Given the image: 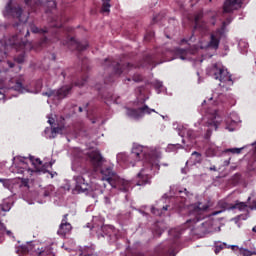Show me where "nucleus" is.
Masks as SVG:
<instances>
[{
	"mask_svg": "<svg viewBox=\"0 0 256 256\" xmlns=\"http://www.w3.org/2000/svg\"><path fill=\"white\" fill-rule=\"evenodd\" d=\"M118 159L124 161V163H130L132 167H135L132 159L135 161H143V167L140 172L137 174V183L139 187L143 185H149L151 183V173H157L161 169L159 165L161 161V151L152 150L149 153L143 151V146H135L132 148V151L129 156L127 154H119Z\"/></svg>",
	"mask_w": 256,
	"mask_h": 256,
	"instance_id": "nucleus-1",
	"label": "nucleus"
},
{
	"mask_svg": "<svg viewBox=\"0 0 256 256\" xmlns=\"http://www.w3.org/2000/svg\"><path fill=\"white\" fill-rule=\"evenodd\" d=\"M86 161L90 163L94 171H98L100 169L102 181H107L111 187L114 189H119V191H123L124 193L129 191L131 182L119 177L117 172L113 170V165L109 164L103 166V163H105V158H103L99 150L88 152L86 154Z\"/></svg>",
	"mask_w": 256,
	"mask_h": 256,
	"instance_id": "nucleus-2",
	"label": "nucleus"
},
{
	"mask_svg": "<svg viewBox=\"0 0 256 256\" xmlns=\"http://www.w3.org/2000/svg\"><path fill=\"white\" fill-rule=\"evenodd\" d=\"M64 22L65 18H63V15L51 18V27L55 28L53 31L47 27L39 28L35 23L31 22L29 23V29H27L25 37H29L30 30L34 34L42 35L39 41L40 47H46L49 43H57V41H61V31H63Z\"/></svg>",
	"mask_w": 256,
	"mask_h": 256,
	"instance_id": "nucleus-3",
	"label": "nucleus"
},
{
	"mask_svg": "<svg viewBox=\"0 0 256 256\" xmlns=\"http://www.w3.org/2000/svg\"><path fill=\"white\" fill-rule=\"evenodd\" d=\"M143 63L139 65H133L131 63L123 64V62H117L114 61L111 58H106L104 62L102 63V67L107 71H113L114 75H122L125 73V71L129 72L131 69H137V67H147V65H153L154 67H157L159 63H157V56L152 54H147L143 58Z\"/></svg>",
	"mask_w": 256,
	"mask_h": 256,
	"instance_id": "nucleus-4",
	"label": "nucleus"
},
{
	"mask_svg": "<svg viewBox=\"0 0 256 256\" xmlns=\"http://www.w3.org/2000/svg\"><path fill=\"white\" fill-rule=\"evenodd\" d=\"M88 60L87 58H84L82 60V66H81V72H80V77L81 80H77L74 83L72 82L71 84L64 85L58 90H50L48 92H43L42 95L45 97H58V99H65L67 95L71 94V90L73 89V86L75 87H83L87 83V71H89V65L87 64Z\"/></svg>",
	"mask_w": 256,
	"mask_h": 256,
	"instance_id": "nucleus-5",
	"label": "nucleus"
},
{
	"mask_svg": "<svg viewBox=\"0 0 256 256\" xmlns=\"http://www.w3.org/2000/svg\"><path fill=\"white\" fill-rule=\"evenodd\" d=\"M209 209V205L198 203L194 204L190 207V218L186 221L187 227H191V225H195V223H199V221H203L205 219V211Z\"/></svg>",
	"mask_w": 256,
	"mask_h": 256,
	"instance_id": "nucleus-6",
	"label": "nucleus"
},
{
	"mask_svg": "<svg viewBox=\"0 0 256 256\" xmlns=\"http://www.w3.org/2000/svg\"><path fill=\"white\" fill-rule=\"evenodd\" d=\"M212 75L214 79L220 81V83H227V85H233V79L231 73L221 64H213Z\"/></svg>",
	"mask_w": 256,
	"mask_h": 256,
	"instance_id": "nucleus-7",
	"label": "nucleus"
},
{
	"mask_svg": "<svg viewBox=\"0 0 256 256\" xmlns=\"http://www.w3.org/2000/svg\"><path fill=\"white\" fill-rule=\"evenodd\" d=\"M5 11L7 15L14 17V19H18L19 23L14 24V27H21V25H23V20L21 19V16L23 15V8L20 6H13V1L9 0L5 7Z\"/></svg>",
	"mask_w": 256,
	"mask_h": 256,
	"instance_id": "nucleus-8",
	"label": "nucleus"
},
{
	"mask_svg": "<svg viewBox=\"0 0 256 256\" xmlns=\"http://www.w3.org/2000/svg\"><path fill=\"white\" fill-rule=\"evenodd\" d=\"M145 113H147V115H151V113H155V109H151L149 106L144 105L138 109L127 108L126 111L127 116L131 119H141Z\"/></svg>",
	"mask_w": 256,
	"mask_h": 256,
	"instance_id": "nucleus-9",
	"label": "nucleus"
},
{
	"mask_svg": "<svg viewBox=\"0 0 256 256\" xmlns=\"http://www.w3.org/2000/svg\"><path fill=\"white\" fill-rule=\"evenodd\" d=\"M6 45L17 51H27L29 43L22 41L19 35H13L7 40Z\"/></svg>",
	"mask_w": 256,
	"mask_h": 256,
	"instance_id": "nucleus-10",
	"label": "nucleus"
},
{
	"mask_svg": "<svg viewBox=\"0 0 256 256\" xmlns=\"http://www.w3.org/2000/svg\"><path fill=\"white\" fill-rule=\"evenodd\" d=\"M223 35H225V32L223 29H216L215 31L211 32L210 34V41L208 42V47L210 49H219V45L221 43V39L223 38Z\"/></svg>",
	"mask_w": 256,
	"mask_h": 256,
	"instance_id": "nucleus-11",
	"label": "nucleus"
},
{
	"mask_svg": "<svg viewBox=\"0 0 256 256\" xmlns=\"http://www.w3.org/2000/svg\"><path fill=\"white\" fill-rule=\"evenodd\" d=\"M69 214H64L62 221L59 225V229L57 231L58 235H60L61 237H65V235H69V233H71L73 226L71 225V223H69Z\"/></svg>",
	"mask_w": 256,
	"mask_h": 256,
	"instance_id": "nucleus-12",
	"label": "nucleus"
},
{
	"mask_svg": "<svg viewBox=\"0 0 256 256\" xmlns=\"http://www.w3.org/2000/svg\"><path fill=\"white\" fill-rule=\"evenodd\" d=\"M74 180L76 181L75 189L78 193H87V191H91V183L85 180V177L81 175L76 176L74 177Z\"/></svg>",
	"mask_w": 256,
	"mask_h": 256,
	"instance_id": "nucleus-13",
	"label": "nucleus"
},
{
	"mask_svg": "<svg viewBox=\"0 0 256 256\" xmlns=\"http://www.w3.org/2000/svg\"><path fill=\"white\" fill-rule=\"evenodd\" d=\"M66 44L68 45V47L71 51L81 52V51H85L89 47V42H87V41L79 42V41L75 40L74 37H71L70 39H68Z\"/></svg>",
	"mask_w": 256,
	"mask_h": 256,
	"instance_id": "nucleus-14",
	"label": "nucleus"
},
{
	"mask_svg": "<svg viewBox=\"0 0 256 256\" xmlns=\"http://www.w3.org/2000/svg\"><path fill=\"white\" fill-rule=\"evenodd\" d=\"M242 0H226L223 5L224 13H233L237 9H241Z\"/></svg>",
	"mask_w": 256,
	"mask_h": 256,
	"instance_id": "nucleus-15",
	"label": "nucleus"
},
{
	"mask_svg": "<svg viewBox=\"0 0 256 256\" xmlns=\"http://www.w3.org/2000/svg\"><path fill=\"white\" fill-rule=\"evenodd\" d=\"M219 125H221V118L219 117V115H217V113L212 114L206 122V127L213 128L215 129V131L219 129Z\"/></svg>",
	"mask_w": 256,
	"mask_h": 256,
	"instance_id": "nucleus-16",
	"label": "nucleus"
},
{
	"mask_svg": "<svg viewBox=\"0 0 256 256\" xmlns=\"http://www.w3.org/2000/svg\"><path fill=\"white\" fill-rule=\"evenodd\" d=\"M249 207V205H247L246 202H241L239 200H236L234 204H231L230 206V209L233 210V209H238V211H246V215H245V218H243L244 220L245 219H249V210H247Z\"/></svg>",
	"mask_w": 256,
	"mask_h": 256,
	"instance_id": "nucleus-17",
	"label": "nucleus"
},
{
	"mask_svg": "<svg viewBox=\"0 0 256 256\" xmlns=\"http://www.w3.org/2000/svg\"><path fill=\"white\" fill-rule=\"evenodd\" d=\"M34 254L36 256H55V253H53V247L51 245L44 248H34Z\"/></svg>",
	"mask_w": 256,
	"mask_h": 256,
	"instance_id": "nucleus-18",
	"label": "nucleus"
},
{
	"mask_svg": "<svg viewBox=\"0 0 256 256\" xmlns=\"http://www.w3.org/2000/svg\"><path fill=\"white\" fill-rule=\"evenodd\" d=\"M202 161H203V156L201 155V153L197 151L192 152L190 162L193 165L201 164Z\"/></svg>",
	"mask_w": 256,
	"mask_h": 256,
	"instance_id": "nucleus-19",
	"label": "nucleus"
},
{
	"mask_svg": "<svg viewBox=\"0 0 256 256\" xmlns=\"http://www.w3.org/2000/svg\"><path fill=\"white\" fill-rule=\"evenodd\" d=\"M30 161L34 165L36 171H38L39 173L44 171L45 165L41 167V165H43V161H41V159H39V158L33 159V156H31ZM39 167H41V168H39Z\"/></svg>",
	"mask_w": 256,
	"mask_h": 256,
	"instance_id": "nucleus-20",
	"label": "nucleus"
},
{
	"mask_svg": "<svg viewBox=\"0 0 256 256\" xmlns=\"http://www.w3.org/2000/svg\"><path fill=\"white\" fill-rule=\"evenodd\" d=\"M27 7H30L32 11H35L39 5L43 4V0H24Z\"/></svg>",
	"mask_w": 256,
	"mask_h": 256,
	"instance_id": "nucleus-21",
	"label": "nucleus"
},
{
	"mask_svg": "<svg viewBox=\"0 0 256 256\" xmlns=\"http://www.w3.org/2000/svg\"><path fill=\"white\" fill-rule=\"evenodd\" d=\"M218 206L220 207V211H214L212 215H220V213H223L224 211H227V209H231V205L225 201H220L218 203Z\"/></svg>",
	"mask_w": 256,
	"mask_h": 256,
	"instance_id": "nucleus-22",
	"label": "nucleus"
},
{
	"mask_svg": "<svg viewBox=\"0 0 256 256\" xmlns=\"http://www.w3.org/2000/svg\"><path fill=\"white\" fill-rule=\"evenodd\" d=\"M199 31L200 33H207V24L205 22H198L194 25L193 33Z\"/></svg>",
	"mask_w": 256,
	"mask_h": 256,
	"instance_id": "nucleus-23",
	"label": "nucleus"
},
{
	"mask_svg": "<svg viewBox=\"0 0 256 256\" xmlns=\"http://www.w3.org/2000/svg\"><path fill=\"white\" fill-rule=\"evenodd\" d=\"M20 167H18L16 169V173H19L20 175H23L24 173H29V171H31V169H29V167H27V163H25V161L23 159L20 160Z\"/></svg>",
	"mask_w": 256,
	"mask_h": 256,
	"instance_id": "nucleus-24",
	"label": "nucleus"
},
{
	"mask_svg": "<svg viewBox=\"0 0 256 256\" xmlns=\"http://www.w3.org/2000/svg\"><path fill=\"white\" fill-rule=\"evenodd\" d=\"M167 209H169V205L163 206L162 208H156L155 206H152L151 213H153V215H157L158 217H161V214L165 213Z\"/></svg>",
	"mask_w": 256,
	"mask_h": 256,
	"instance_id": "nucleus-25",
	"label": "nucleus"
},
{
	"mask_svg": "<svg viewBox=\"0 0 256 256\" xmlns=\"http://www.w3.org/2000/svg\"><path fill=\"white\" fill-rule=\"evenodd\" d=\"M18 253H21V255H27V253H30V251H33V246L31 244L22 245L18 248Z\"/></svg>",
	"mask_w": 256,
	"mask_h": 256,
	"instance_id": "nucleus-26",
	"label": "nucleus"
},
{
	"mask_svg": "<svg viewBox=\"0 0 256 256\" xmlns=\"http://www.w3.org/2000/svg\"><path fill=\"white\" fill-rule=\"evenodd\" d=\"M0 183H2V185L6 189H8L9 191H12V189H13V180L0 178Z\"/></svg>",
	"mask_w": 256,
	"mask_h": 256,
	"instance_id": "nucleus-27",
	"label": "nucleus"
},
{
	"mask_svg": "<svg viewBox=\"0 0 256 256\" xmlns=\"http://www.w3.org/2000/svg\"><path fill=\"white\" fill-rule=\"evenodd\" d=\"M176 55H178L179 59H187V50L183 48H177L176 49Z\"/></svg>",
	"mask_w": 256,
	"mask_h": 256,
	"instance_id": "nucleus-28",
	"label": "nucleus"
},
{
	"mask_svg": "<svg viewBox=\"0 0 256 256\" xmlns=\"http://www.w3.org/2000/svg\"><path fill=\"white\" fill-rule=\"evenodd\" d=\"M46 7H48V9L46 10V13H49L52 9H56L57 8V2H55V0H48L45 3Z\"/></svg>",
	"mask_w": 256,
	"mask_h": 256,
	"instance_id": "nucleus-29",
	"label": "nucleus"
},
{
	"mask_svg": "<svg viewBox=\"0 0 256 256\" xmlns=\"http://www.w3.org/2000/svg\"><path fill=\"white\" fill-rule=\"evenodd\" d=\"M103 4H102V13H109L111 10V4L109 3V1L111 0H102Z\"/></svg>",
	"mask_w": 256,
	"mask_h": 256,
	"instance_id": "nucleus-30",
	"label": "nucleus"
},
{
	"mask_svg": "<svg viewBox=\"0 0 256 256\" xmlns=\"http://www.w3.org/2000/svg\"><path fill=\"white\" fill-rule=\"evenodd\" d=\"M231 21H233V16H228L225 19V21L222 23L221 28H219V29H222L223 32L225 33V29H226L227 25H229L231 23Z\"/></svg>",
	"mask_w": 256,
	"mask_h": 256,
	"instance_id": "nucleus-31",
	"label": "nucleus"
},
{
	"mask_svg": "<svg viewBox=\"0 0 256 256\" xmlns=\"http://www.w3.org/2000/svg\"><path fill=\"white\" fill-rule=\"evenodd\" d=\"M71 73H75V69L68 68L61 72L62 77L65 79L66 77H71Z\"/></svg>",
	"mask_w": 256,
	"mask_h": 256,
	"instance_id": "nucleus-32",
	"label": "nucleus"
},
{
	"mask_svg": "<svg viewBox=\"0 0 256 256\" xmlns=\"http://www.w3.org/2000/svg\"><path fill=\"white\" fill-rule=\"evenodd\" d=\"M243 151V148H229L225 150V153H233V155H239Z\"/></svg>",
	"mask_w": 256,
	"mask_h": 256,
	"instance_id": "nucleus-33",
	"label": "nucleus"
},
{
	"mask_svg": "<svg viewBox=\"0 0 256 256\" xmlns=\"http://www.w3.org/2000/svg\"><path fill=\"white\" fill-rule=\"evenodd\" d=\"M201 19H203V11H199L195 14L194 23H201Z\"/></svg>",
	"mask_w": 256,
	"mask_h": 256,
	"instance_id": "nucleus-34",
	"label": "nucleus"
},
{
	"mask_svg": "<svg viewBox=\"0 0 256 256\" xmlns=\"http://www.w3.org/2000/svg\"><path fill=\"white\" fill-rule=\"evenodd\" d=\"M165 16L163 14H158L152 19V25H155V23H159V21H163Z\"/></svg>",
	"mask_w": 256,
	"mask_h": 256,
	"instance_id": "nucleus-35",
	"label": "nucleus"
},
{
	"mask_svg": "<svg viewBox=\"0 0 256 256\" xmlns=\"http://www.w3.org/2000/svg\"><path fill=\"white\" fill-rule=\"evenodd\" d=\"M51 133L52 135H57V133H63V126L52 127Z\"/></svg>",
	"mask_w": 256,
	"mask_h": 256,
	"instance_id": "nucleus-36",
	"label": "nucleus"
},
{
	"mask_svg": "<svg viewBox=\"0 0 256 256\" xmlns=\"http://www.w3.org/2000/svg\"><path fill=\"white\" fill-rule=\"evenodd\" d=\"M169 235H173L174 239H179L181 237V232H179L175 229H172L169 231Z\"/></svg>",
	"mask_w": 256,
	"mask_h": 256,
	"instance_id": "nucleus-37",
	"label": "nucleus"
},
{
	"mask_svg": "<svg viewBox=\"0 0 256 256\" xmlns=\"http://www.w3.org/2000/svg\"><path fill=\"white\" fill-rule=\"evenodd\" d=\"M15 61L16 63H25V53H22L20 55H18L16 58H15Z\"/></svg>",
	"mask_w": 256,
	"mask_h": 256,
	"instance_id": "nucleus-38",
	"label": "nucleus"
},
{
	"mask_svg": "<svg viewBox=\"0 0 256 256\" xmlns=\"http://www.w3.org/2000/svg\"><path fill=\"white\" fill-rule=\"evenodd\" d=\"M132 80L135 81V83H141L143 76H141V74H134Z\"/></svg>",
	"mask_w": 256,
	"mask_h": 256,
	"instance_id": "nucleus-39",
	"label": "nucleus"
},
{
	"mask_svg": "<svg viewBox=\"0 0 256 256\" xmlns=\"http://www.w3.org/2000/svg\"><path fill=\"white\" fill-rule=\"evenodd\" d=\"M15 91H19L20 93H23V83L21 82H16L14 85Z\"/></svg>",
	"mask_w": 256,
	"mask_h": 256,
	"instance_id": "nucleus-40",
	"label": "nucleus"
},
{
	"mask_svg": "<svg viewBox=\"0 0 256 256\" xmlns=\"http://www.w3.org/2000/svg\"><path fill=\"white\" fill-rule=\"evenodd\" d=\"M214 99H215V94H213V96L208 99L209 105H219V100L218 99L214 100Z\"/></svg>",
	"mask_w": 256,
	"mask_h": 256,
	"instance_id": "nucleus-41",
	"label": "nucleus"
},
{
	"mask_svg": "<svg viewBox=\"0 0 256 256\" xmlns=\"http://www.w3.org/2000/svg\"><path fill=\"white\" fill-rule=\"evenodd\" d=\"M20 187H29V179L28 178H21Z\"/></svg>",
	"mask_w": 256,
	"mask_h": 256,
	"instance_id": "nucleus-42",
	"label": "nucleus"
},
{
	"mask_svg": "<svg viewBox=\"0 0 256 256\" xmlns=\"http://www.w3.org/2000/svg\"><path fill=\"white\" fill-rule=\"evenodd\" d=\"M187 135L190 139H196L197 138V134H195L194 130H188L187 131Z\"/></svg>",
	"mask_w": 256,
	"mask_h": 256,
	"instance_id": "nucleus-43",
	"label": "nucleus"
},
{
	"mask_svg": "<svg viewBox=\"0 0 256 256\" xmlns=\"http://www.w3.org/2000/svg\"><path fill=\"white\" fill-rule=\"evenodd\" d=\"M155 37V32H148L145 36V39H148V41H151Z\"/></svg>",
	"mask_w": 256,
	"mask_h": 256,
	"instance_id": "nucleus-44",
	"label": "nucleus"
},
{
	"mask_svg": "<svg viewBox=\"0 0 256 256\" xmlns=\"http://www.w3.org/2000/svg\"><path fill=\"white\" fill-rule=\"evenodd\" d=\"M248 209H250V211H256V200H253L252 204L248 205Z\"/></svg>",
	"mask_w": 256,
	"mask_h": 256,
	"instance_id": "nucleus-45",
	"label": "nucleus"
},
{
	"mask_svg": "<svg viewBox=\"0 0 256 256\" xmlns=\"http://www.w3.org/2000/svg\"><path fill=\"white\" fill-rule=\"evenodd\" d=\"M42 173H49V175L51 176V179H53V177L57 175V172H51L49 170H46L45 168H44V171H42Z\"/></svg>",
	"mask_w": 256,
	"mask_h": 256,
	"instance_id": "nucleus-46",
	"label": "nucleus"
},
{
	"mask_svg": "<svg viewBox=\"0 0 256 256\" xmlns=\"http://www.w3.org/2000/svg\"><path fill=\"white\" fill-rule=\"evenodd\" d=\"M104 203L105 205H111V199L109 197H104Z\"/></svg>",
	"mask_w": 256,
	"mask_h": 256,
	"instance_id": "nucleus-47",
	"label": "nucleus"
},
{
	"mask_svg": "<svg viewBox=\"0 0 256 256\" xmlns=\"http://www.w3.org/2000/svg\"><path fill=\"white\" fill-rule=\"evenodd\" d=\"M211 133H212V130H211V128H209V129L206 131V139H209V137H211Z\"/></svg>",
	"mask_w": 256,
	"mask_h": 256,
	"instance_id": "nucleus-48",
	"label": "nucleus"
},
{
	"mask_svg": "<svg viewBox=\"0 0 256 256\" xmlns=\"http://www.w3.org/2000/svg\"><path fill=\"white\" fill-rule=\"evenodd\" d=\"M48 123H49V125H53V123H55V119L49 117Z\"/></svg>",
	"mask_w": 256,
	"mask_h": 256,
	"instance_id": "nucleus-49",
	"label": "nucleus"
},
{
	"mask_svg": "<svg viewBox=\"0 0 256 256\" xmlns=\"http://www.w3.org/2000/svg\"><path fill=\"white\" fill-rule=\"evenodd\" d=\"M156 87L157 89H161V87H163V82H157Z\"/></svg>",
	"mask_w": 256,
	"mask_h": 256,
	"instance_id": "nucleus-50",
	"label": "nucleus"
},
{
	"mask_svg": "<svg viewBox=\"0 0 256 256\" xmlns=\"http://www.w3.org/2000/svg\"><path fill=\"white\" fill-rule=\"evenodd\" d=\"M8 67H10V69H13V67H15V63H13V62H8Z\"/></svg>",
	"mask_w": 256,
	"mask_h": 256,
	"instance_id": "nucleus-51",
	"label": "nucleus"
},
{
	"mask_svg": "<svg viewBox=\"0 0 256 256\" xmlns=\"http://www.w3.org/2000/svg\"><path fill=\"white\" fill-rule=\"evenodd\" d=\"M113 77H110L108 80H104V83H112Z\"/></svg>",
	"mask_w": 256,
	"mask_h": 256,
	"instance_id": "nucleus-52",
	"label": "nucleus"
},
{
	"mask_svg": "<svg viewBox=\"0 0 256 256\" xmlns=\"http://www.w3.org/2000/svg\"><path fill=\"white\" fill-rule=\"evenodd\" d=\"M209 171H217V167L216 166H212L209 168Z\"/></svg>",
	"mask_w": 256,
	"mask_h": 256,
	"instance_id": "nucleus-53",
	"label": "nucleus"
},
{
	"mask_svg": "<svg viewBox=\"0 0 256 256\" xmlns=\"http://www.w3.org/2000/svg\"><path fill=\"white\" fill-rule=\"evenodd\" d=\"M79 113H83V107L78 108Z\"/></svg>",
	"mask_w": 256,
	"mask_h": 256,
	"instance_id": "nucleus-54",
	"label": "nucleus"
},
{
	"mask_svg": "<svg viewBox=\"0 0 256 256\" xmlns=\"http://www.w3.org/2000/svg\"><path fill=\"white\" fill-rule=\"evenodd\" d=\"M226 129H228V131H233V128H230L229 126H226Z\"/></svg>",
	"mask_w": 256,
	"mask_h": 256,
	"instance_id": "nucleus-55",
	"label": "nucleus"
},
{
	"mask_svg": "<svg viewBox=\"0 0 256 256\" xmlns=\"http://www.w3.org/2000/svg\"><path fill=\"white\" fill-rule=\"evenodd\" d=\"M253 233H256V226L252 228Z\"/></svg>",
	"mask_w": 256,
	"mask_h": 256,
	"instance_id": "nucleus-56",
	"label": "nucleus"
},
{
	"mask_svg": "<svg viewBox=\"0 0 256 256\" xmlns=\"http://www.w3.org/2000/svg\"><path fill=\"white\" fill-rule=\"evenodd\" d=\"M44 196H45V197H49V192H45V193H44Z\"/></svg>",
	"mask_w": 256,
	"mask_h": 256,
	"instance_id": "nucleus-57",
	"label": "nucleus"
},
{
	"mask_svg": "<svg viewBox=\"0 0 256 256\" xmlns=\"http://www.w3.org/2000/svg\"><path fill=\"white\" fill-rule=\"evenodd\" d=\"M48 166L53 167V162H49Z\"/></svg>",
	"mask_w": 256,
	"mask_h": 256,
	"instance_id": "nucleus-58",
	"label": "nucleus"
},
{
	"mask_svg": "<svg viewBox=\"0 0 256 256\" xmlns=\"http://www.w3.org/2000/svg\"><path fill=\"white\" fill-rule=\"evenodd\" d=\"M205 104H207V100H204L202 103V105H205Z\"/></svg>",
	"mask_w": 256,
	"mask_h": 256,
	"instance_id": "nucleus-59",
	"label": "nucleus"
},
{
	"mask_svg": "<svg viewBox=\"0 0 256 256\" xmlns=\"http://www.w3.org/2000/svg\"><path fill=\"white\" fill-rule=\"evenodd\" d=\"M182 43H187V40L186 39H182Z\"/></svg>",
	"mask_w": 256,
	"mask_h": 256,
	"instance_id": "nucleus-60",
	"label": "nucleus"
},
{
	"mask_svg": "<svg viewBox=\"0 0 256 256\" xmlns=\"http://www.w3.org/2000/svg\"><path fill=\"white\" fill-rule=\"evenodd\" d=\"M247 201H251V197H248Z\"/></svg>",
	"mask_w": 256,
	"mask_h": 256,
	"instance_id": "nucleus-61",
	"label": "nucleus"
},
{
	"mask_svg": "<svg viewBox=\"0 0 256 256\" xmlns=\"http://www.w3.org/2000/svg\"><path fill=\"white\" fill-rule=\"evenodd\" d=\"M127 81H131V78H127Z\"/></svg>",
	"mask_w": 256,
	"mask_h": 256,
	"instance_id": "nucleus-62",
	"label": "nucleus"
},
{
	"mask_svg": "<svg viewBox=\"0 0 256 256\" xmlns=\"http://www.w3.org/2000/svg\"><path fill=\"white\" fill-rule=\"evenodd\" d=\"M7 233L9 234V233H11V231H7Z\"/></svg>",
	"mask_w": 256,
	"mask_h": 256,
	"instance_id": "nucleus-63",
	"label": "nucleus"
},
{
	"mask_svg": "<svg viewBox=\"0 0 256 256\" xmlns=\"http://www.w3.org/2000/svg\"><path fill=\"white\" fill-rule=\"evenodd\" d=\"M238 217H243V215H240V216H238Z\"/></svg>",
	"mask_w": 256,
	"mask_h": 256,
	"instance_id": "nucleus-64",
	"label": "nucleus"
}]
</instances>
